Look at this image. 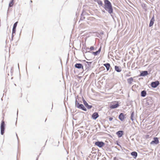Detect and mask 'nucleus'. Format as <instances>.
<instances>
[{
  "mask_svg": "<svg viewBox=\"0 0 160 160\" xmlns=\"http://www.w3.org/2000/svg\"><path fill=\"white\" fill-rule=\"evenodd\" d=\"M37 160H38V159H37Z\"/></svg>",
  "mask_w": 160,
  "mask_h": 160,
  "instance_id": "obj_39",
  "label": "nucleus"
},
{
  "mask_svg": "<svg viewBox=\"0 0 160 160\" xmlns=\"http://www.w3.org/2000/svg\"><path fill=\"white\" fill-rule=\"evenodd\" d=\"M82 100L84 104L88 109H91L92 107V105H89L88 104L83 98H82Z\"/></svg>",
  "mask_w": 160,
  "mask_h": 160,
  "instance_id": "obj_5",
  "label": "nucleus"
},
{
  "mask_svg": "<svg viewBox=\"0 0 160 160\" xmlns=\"http://www.w3.org/2000/svg\"><path fill=\"white\" fill-rule=\"evenodd\" d=\"M159 142L158 139V138H154L153 140H152L150 143L151 144H157Z\"/></svg>",
  "mask_w": 160,
  "mask_h": 160,
  "instance_id": "obj_7",
  "label": "nucleus"
},
{
  "mask_svg": "<svg viewBox=\"0 0 160 160\" xmlns=\"http://www.w3.org/2000/svg\"><path fill=\"white\" fill-rule=\"evenodd\" d=\"M97 2L99 6H102L103 7V5L102 2L101 1L99 0L98 1H97Z\"/></svg>",
  "mask_w": 160,
  "mask_h": 160,
  "instance_id": "obj_25",
  "label": "nucleus"
},
{
  "mask_svg": "<svg viewBox=\"0 0 160 160\" xmlns=\"http://www.w3.org/2000/svg\"><path fill=\"white\" fill-rule=\"evenodd\" d=\"M13 38H12H12H11V41H12V40H13Z\"/></svg>",
  "mask_w": 160,
  "mask_h": 160,
  "instance_id": "obj_34",
  "label": "nucleus"
},
{
  "mask_svg": "<svg viewBox=\"0 0 160 160\" xmlns=\"http://www.w3.org/2000/svg\"><path fill=\"white\" fill-rule=\"evenodd\" d=\"M103 66L106 68L107 71L109 70L110 68L111 67L110 64L108 63H107L103 64Z\"/></svg>",
  "mask_w": 160,
  "mask_h": 160,
  "instance_id": "obj_16",
  "label": "nucleus"
},
{
  "mask_svg": "<svg viewBox=\"0 0 160 160\" xmlns=\"http://www.w3.org/2000/svg\"><path fill=\"white\" fill-rule=\"evenodd\" d=\"M126 76H129V75H128V74H126Z\"/></svg>",
  "mask_w": 160,
  "mask_h": 160,
  "instance_id": "obj_36",
  "label": "nucleus"
},
{
  "mask_svg": "<svg viewBox=\"0 0 160 160\" xmlns=\"http://www.w3.org/2000/svg\"><path fill=\"white\" fill-rule=\"evenodd\" d=\"M128 83L129 84H132V82L133 81V78L132 77H131L129 78H128L127 79Z\"/></svg>",
  "mask_w": 160,
  "mask_h": 160,
  "instance_id": "obj_18",
  "label": "nucleus"
},
{
  "mask_svg": "<svg viewBox=\"0 0 160 160\" xmlns=\"http://www.w3.org/2000/svg\"><path fill=\"white\" fill-rule=\"evenodd\" d=\"M102 12H103L105 13V11L104 10H102Z\"/></svg>",
  "mask_w": 160,
  "mask_h": 160,
  "instance_id": "obj_32",
  "label": "nucleus"
},
{
  "mask_svg": "<svg viewBox=\"0 0 160 160\" xmlns=\"http://www.w3.org/2000/svg\"><path fill=\"white\" fill-rule=\"evenodd\" d=\"M113 119V118L112 117H110L109 118V120L110 121H112Z\"/></svg>",
  "mask_w": 160,
  "mask_h": 160,
  "instance_id": "obj_28",
  "label": "nucleus"
},
{
  "mask_svg": "<svg viewBox=\"0 0 160 160\" xmlns=\"http://www.w3.org/2000/svg\"><path fill=\"white\" fill-rule=\"evenodd\" d=\"M14 0H11L10 2L9 3V7H12L13 6L14 4Z\"/></svg>",
  "mask_w": 160,
  "mask_h": 160,
  "instance_id": "obj_24",
  "label": "nucleus"
},
{
  "mask_svg": "<svg viewBox=\"0 0 160 160\" xmlns=\"http://www.w3.org/2000/svg\"><path fill=\"white\" fill-rule=\"evenodd\" d=\"M78 108L81 109L82 110H83L85 111H86L87 110L86 108L84 107V105L82 104H80V105H79V106L78 107Z\"/></svg>",
  "mask_w": 160,
  "mask_h": 160,
  "instance_id": "obj_17",
  "label": "nucleus"
},
{
  "mask_svg": "<svg viewBox=\"0 0 160 160\" xmlns=\"http://www.w3.org/2000/svg\"><path fill=\"white\" fill-rule=\"evenodd\" d=\"M18 111H17V114L18 113Z\"/></svg>",
  "mask_w": 160,
  "mask_h": 160,
  "instance_id": "obj_37",
  "label": "nucleus"
},
{
  "mask_svg": "<svg viewBox=\"0 0 160 160\" xmlns=\"http://www.w3.org/2000/svg\"><path fill=\"white\" fill-rule=\"evenodd\" d=\"M95 2H97V1H98L99 0H93Z\"/></svg>",
  "mask_w": 160,
  "mask_h": 160,
  "instance_id": "obj_31",
  "label": "nucleus"
},
{
  "mask_svg": "<svg viewBox=\"0 0 160 160\" xmlns=\"http://www.w3.org/2000/svg\"><path fill=\"white\" fill-rule=\"evenodd\" d=\"M119 106V105L118 102H117L111 104L110 108L111 109H114L118 108Z\"/></svg>",
  "mask_w": 160,
  "mask_h": 160,
  "instance_id": "obj_8",
  "label": "nucleus"
},
{
  "mask_svg": "<svg viewBox=\"0 0 160 160\" xmlns=\"http://www.w3.org/2000/svg\"><path fill=\"white\" fill-rule=\"evenodd\" d=\"M92 62H86L85 63V70L87 71H88L91 69V67Z\"/></svg>",
  "mask_w": 160,
  "mask_h": 160,
  "instance_id": "obj_3",
  "label": "nucleus"
},
{
  "mask_svg": "<svg viewBox=\"0 0 160 160\" xmlns=\"http://www.w3.org/2000/svg\"><path fill=\"white\" fill-rule=\"evenodd\" d=\"M125 115L123 113H121L119 114L118 118L121 121H123L125 118Z\"/></svg>",
  "mask_w": 160,
  "mask_h": 160,
  "instance_id": "obj_10",
  "label": "nucleus"
},
{
  "mask_svg": "<svg viewBox=\"0 0 160 160\" xmlns=\"http://www.w3.org/2000/svg\"><path fill=\"white\" fill-rule=\"evenodd\" d=\"M113 160H118V159L116 157L114 158Z\"/></svg>",
  "mask_w": 160,
  "mask_h": 160,
  "instance_id": "obj_29",
  "label": "nucleus"
},
{
  "mask_svg": "<svg viewBox=\"0 0 160 160\" xmlns=\"http://www.w3.org/2000/svg\"><path fill=\"white\" fill-rule=\"evenodd\" d=\"M115 71L118 72H120L122 70L121 67L117 66H115Z\"/></svg>",
  "mask_w": 160,
  "mask_h": 160,
  "instance_id": "obj_19",
  "label": "nucleus"
},
{
  "mask_svg": "<svg viewBox=\"0 0 160 160\" xmlns=\"http://www.w3.org/2000/svg\"><path fill=\"white\" fill-rule=\"evenodd\" d=\"M18 67H19V64H18Z\"/></svg>",
  "mask_w": 160,
  "mask_h": 160,
  "instance_id": "obj_38",
  "label": "nucleus"
},
{
  "mask_svg": "<svg viewBox=\"0 0 160 160\" xmlns=\"http://www.w3.org/2000/svg\"><path fill=\"white\" fill-rule=\"evenodd\" d=\"M99 115L98 113L97 112H95L92 114V118L93 119L96 120L99 117Z\"/></svg>",
  "mask_w": 160,
  "mask_h": 160,
  "instance_id": "obj_11",
  "label": "nucleus"
},
{
  "mask_svg": "<svg viewBox=\"0 0 160 160\" xmlns=\"http://www.w3.org/2000/svg\"><path fill=\"white\" fill-rule=\"evenodd\" d=\"M75 67L78 69H82V71H84V69L83 66L82 64L76 63L75 65Z\"/></svg>",
  "mask_w": 160,
  "mask_h": 160,
  "instance_id": "obj_9",
  "label": "nucleus"
},
{
  "mask_svg": "<svg viewBox=\"0 0 160 160\" xmlns=\"http://www.w3.org/2000/svg\"><path fill=\"white\" fill-rule=\"evenodd\" d=\"M0 128L1 134L3 135L4 133V130L5 129V124L4 122L3 121H2Z\"/></svg>",
  "mask_w": 160,
  "mask_h": 160,
  "instance_id": "obj_2",
  "label": "nucleus"
},
{
  "mask_svg": "<svg viewBox=\"0 0 160 160\" xmlns=\"http://www.w3.org/2000/svg\"><path fill=\"white\" fill-rule=\"evenodd\" d=\"M159 84L158 81H157L155 82H152L151 83V86L152 87L155 88L157 87Z\"/></svg>",
  "mask_w": 160,
  "mask_h": 160,
  "instance_id": "obj_6",
  "label": "nucleus"
},
{
  "mask_svg": "<svg viewBox=\"0 0 160 160\" xmlns=\"http://www.w3.org/2000/svg\"><path fill=\"white\" fill-rule=\"evenodd\" d=\"M80 104L76 99L75 100V106L78 108Z\"/></svg>",
  "mask_w": 160,
  "mask_h": 160,
  "instance_id": "obj_26",
  "label": "nucleus"
},
{
  "mask_svg": "<svg viewBox=\"0 0 160 160\" xmlns=\"http://www.w3.org/2000/svg\"><path fill=\"white\" fill-rule=\"evenodd\" d=\"M16 136H17V138H18V135H17V133L16 134Z\"/></svg>",
  "mask_w": 160,
  "mask_h": 160,
  "instance_id": "obj_35",
  "label": "nucleus"
},
{
  "mask_svg": "<svg viewBox=\"0 0 160 160\" xmlns=\"http://www.w3.org/2000/svg\"><path fill=\"white\" fill-rule=\"evenodd\" d=\"M14 34V33H12V38H13V37H14V35H13V34Z\"/></svg>",
  "mask_w": 160,
  "mask_h": 160,
  "instance_id": "obj_30",
  "label": "nucleus"
},
{
  "mask_svg": "<svg viewBox=\"0 0 160 160\" xmlns=\"http://www.w3.org/2000/svg\"><path fill=\"white\" fill-rule=\"evenodd\" d=\"M90 49L91 50H93L94 49V47L93 46H91L90 47Z\"/></svg>",
  "mask_w": 160,
  "mask_h": 160,
  "instance_id": "obj_27",
  "label": "nucleus"
},
{
  "mask_svg": "<svg viewBox=\"0 0 160 160\" xmlns=\"http://www.w3.org/2000/svg\"><path fill=\"white\" fill-rule=\"evenodd\" d=\"M95 144L99 148H101L105 144L102 142L97 141L95 142Z\"/></svg>",
  "mask_w": 160,
  "mask_h": 160,
  "instance_id": "obj_4",
  "label": "nucleus"
},
{
  "mask_svg": "<svg viewBox=\"0 0 160 160\" xmlns=\"http://www.w3.org/2000/svg\"><path fill=\"white\" fill-rule=\"evenodd\" d=\"M148 72L147 71H142L141 72V73L139 75V76H146L148 74Z\"/></svg>",
  "mask_w": 160,
  "mask_h": 160,
  "instance_id": "obj_14",
  "label": "nucleus"
},
{
  "mask_svg": "<svg viewBox=\"0 0 160 160\" xmlns=\"http://www.w3.org/2000/svg\"><path fill=\"white\" fill-rule=\"evenodd\" d=\"M104 5L103 7L108 13L111 14L113 12V10L111 3L108 0H104Z\"/></svg>",
  "mask_w": 160,
  "mask_h": 160,
  "instance_id": "obj_1",
  "label": "nucleus"
},
{
  "mask_svg": "<svg viewBox=\"0 0 160 160\" xmlns=\"http://www.w3.org/2000/svg\"><path fill=\"white\" fill-rule=\"evenodd\" d=\"M154 21H155L154 18V16H153L150 20V23H149V25L150 27L152 26L153 25Z\"/></svg>",
  "mask_w": 160,
  "mask_h": 160,
  "instance_id": "obj_15",
  "label": "nucleus"
},
{
  "mask_svg": "<svg viewBox=\"0 0 160 160\" xmlns=\"http://www.w3.org/2000/svg\"><path fill=\"white\" fill-rule=\"evenodd\" d=\"M131 155L134 157V158H135L137 157L138 154L136 152L134 151L131 153Z\"/></svg>",
  "mask_w": 160,
  "mask_h": 160,
  "instance_id": "obj_22",
  "label": "nucleus"
},
{
  "mask_svg": "<svg viewBox=\"0 0 160 160\" xmlns=\"http://www.w3.org/2000/svg\"><path fill=\"white\" fill-rule=\"evenodd\" d=\"M18 23V22H15L13 25L12 30V32L13 33H15L16 28Z\"/></svg>",
  "mask_w": 160,
  "mask_h": 160,
  "instance_id": "obj_13",
  "label": "nucleus"
},
{
  "mask_svg": "<svg viewBox=\"0 0 160 160\" xmlns=\"http://www.w3.org/2000/svg\"><path fill=\"white\" fill-rule=\"evenodd\" d=\"M148 103H149V101L148 100V101H147V102L146 104H147V103H148Z\"/></svg>",
  "mask_w": 160,
  "mask_h": 160,
  "instance_id": "obj_33",
  "label": "nucleus"
},
{
  "mask_svg": "<svg viewBox=\"0 0 160 160\" xmlns=\"http://www.w3.org/2000/svg\"><path fill=\"white\" fill-rule=\"evenodd\" d=\"M134 112H132L131 114V120L133 122L134 120H135V117H134Z\"/></svg>",
  "mask_w": 160,
  "mask_h": 160,
  "instance_id": "obj_20",
  "label": "nucleus"
},
{
  "mask_svg": "<svg viewBox=\"0 0 160 160\" xmlns=\"http://www.w3.org/2000/svg\"><path fill=\"white\" fill-rule=\"evenodd\" d=\"M141 96L142 97H145L146 95V92L145 90H143L141 92Z\"/></svg>",
  "mask_w": 160,
  "mask_h": 160,
  "instance_id": "obj_23",
  "label": "nucleus"
},
{
  "mask_svg": "<svg viewBox=\"0 0 160 160\" xmlns=\"http://www.w3.org/2000/svg\"><path fill=\"white\" fill-rule=\"evenodd\" d=\"M101 50V47H100L98 51L95 52H92V53L95 56H96L98 54L100 53Z\"/></svg>",
  "mask_w": 160,
  "mask_h": 160,
  "instance_id": "obj_21",
  "label": "nucleus"
},
{
  "mask_svg": "<svg viewBox=\"0 0 160 160\" xmlns=\"http://www.w3.org/2000/svg\"><path fill=\"white\" fill-rule=\"evenodd\" d=\"M123 134V132L122 131H119L116 132V134L119 138L122 137Z\"/></svg>",
  "mask_w": 160,
  "mask_h": 160,
  "instance_id": "obj_12",
  "label": "nucleus"
}]
</instances>
